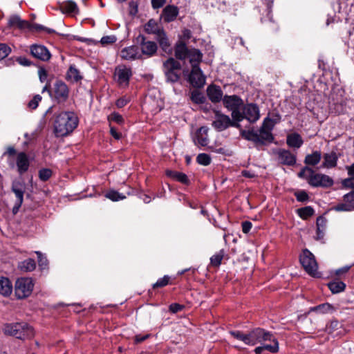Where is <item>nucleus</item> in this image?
Wrapping results in <instances>:
<instances>
[{"mask_svg": "<svg viewBox=\"0 0 354 354\" xmlns=\"http://www.w3.org/2000/svg\"><path fill=\"white\" fill-rule=\"evenodd\" d=\"M191 99L196 104H202L204 102V96L201 92L197 91L192 92Z\"/></svg>", "mask_w": 354, "mask_h": 354, "instance_id": "obj_46", "label": "nucleus"}, {"mask_svg": "<svg viewBox=\"0 0 354 354\" xmlns=\"http://www.w3.org/2000/svg\"><path fill=\"white\" fill-rule=\"evenodd\" d=\"M12 292V284L8 278L0 277V294L4 297L9 296Z\"/></svg>", "mask_w": 354, "mask_h": 354, "instance_id": "obj_24", "label": "nucleus"}, {"mask_svg": "<svg viewBox=\"0 0 354 354\" xmlns=\"http://www.w3.org/2000/svg\"><path fill=\"white\" fill-rule=\"evenodd\" d=\"M132 75L131 68L125 66H120L115 68L114 73L115 80L122 87L129 85V79Z\"/></svg>", "mask_w": 354, "mask_h": 354, "instance_id": "obj_9", "label": "nucleus"}, {"mask_svg": "<svg viewBox=\"0 0 354 354\" xmlns=\"http://www.w3.org/2000/svg\"><path fill=\"white\" fill-rule=\"evenodd\" d=\"M6 153L8 155V162L10 167L14 168L15 167V158L14 156L16 153V151L14 147H10L8 148Z\"/></svg>", "mask_w": 354, "mask_h": 354, "instance_id": "obj_45", "label": "nucleus"}, {"mask_svg": "<svg viewBox=\"0 0 354 354\" xmlns=\"http://www.w3.org/2000/svg\"><path fill=\"white\" fill-rule=\"evenodd\" d=\"M207 93L212 102H220L223 97V91L221 88L215 85L209 86L207 88Z\"/></svg>", "mask_w": 354, "mask_h": 354, "instance_id": "obj_21", "label": "nucleus"}, {"mask_svg": "<svg viewBox=\"0 0 354 354\" xmlns=\"http://www.w3.org/2000/svg\"><path fill=\"white\" fill-rule=\"evenodd\" d=\"M41 100V97L39 95H36L34 96L32 100H31L28 103V107L31 109H35L39 104V102Z\"/></svg>", "mask_w": 354, "mask_h": 354, "instance_id": "obj_54", "label": "nucleus"}, {"mask_svg": "<svg viewBox=\"0 0 354 354\" xmlns=\"http://www.w3.org/2000/svg\"><path fill=\"white\" fill-rule=\"evenodd\" d=\"M196 161L201 165L207 166L211 163V157L207 153H199L196 157Z\"/></svg>", "mask_w": 354, "mask_h": 354, "instance_id": "obj_43", "label": "nucleus"}, {"mask_svg": "<svg viewBox=\"0 0 354 354\" xmlns=\"http://www.w3.org/2000/svg\"><path fill=\"white\" fill-rule=\"evenodd\" d=\"M324 160L321 165L322 168L330 169L335 167L337 165L338 156L335 151L324 153L323 156Z\"/></svg>", "mask_w": 354, "mask_h": 354, "instance_id": "obj_18", "label": "nucleus"}, {"mask_svg": "<svg viewBox=\"0 0 354 354\" xmlns=\"http://www.w3.org/2000/svg\"><path fill=\"white\" fill-rule=\"evenodd\" d=\"M11 49L5 44H0V60L6 57L10 53Z\"/></svg>", "mask_w": 354, "mask_h": 354, "instance_id": "obj_49", "label": "nucleus"}, {"mask_svg": "<svg viewBox=\"0 0 354 354\" xmlns=\"http://www.w3.org/2000/svg\"><path fill=\"white\" fill-rule=\"evenodd\" d=\"M230 334L245 344L252 346L272 339V334L261 328H254L248 333H244L240 330H233L230 331Z\"/></svg>", "mask_w": 354, "mask_h": 354, "instance_id": "obj_2", "label": "nucleus"}, {"mask_svg": "<svg viewBox=\"0 0 354 354\" xmlns=\"http://www.w3.org/2000/svg\"><path fill=\"white\" fill-rule=\"evenodd\" d=\"M341 328V324L337 320H332L326 328V330L329 334L338 335L339 333H335L338 329Z\"/></svg>", "mask_w": 354, "mask_h": 354, "instance_id": "obj_40", "label": "nucleus"}, {"mask_svg": "<svg viewBox=\"0 0 354 354\" xmlns=\"http://www.w3.org/2000/svg\"><path fill=\"white\" fill-rule=\"evenodd\" d=\"M182 308H183V306L178 304H172L169 306V310L173 313H176L181 310Z\"/></svg>", "mask_w": 354, "mask_h": 354, "instance_id": "obj_63", "label": "nucleus"}, {"mask_svg": "<svg viewBox=\"0 0 354 354\" xmlns=\"http://www.w3.org/2000/svg\"><path fill=\"white\" fill-rule=\"evenodd\" d=\"M12 192L15 194L17 200L15 202L23 203L24 194L25 192V185L20 181L14 180L12 183L11 187Z\"/></svg>", "mask_w": 354, "mask_h": 354, "instance_id": "obj_19", "label": "nucleus"}, {"mask_svg": "<svg viewBox=\"0 0 354 354\" xmlns=\"http://www.w3.org/2000/svg\"><path fill=\"white\" fill-rule=\"evenodd\" d=\"M105 196L113 201H118L125 198V196L122 195L119 192L114 190H111L105 194Z\"/></svg>", "mask_w": 354, "mask_h": 354, "instance_id": "obj_44", "label": "nucleus"}, {"mask_svg": "<svg viewBox=\"0 0 354 354\" xmlns=\"http://www.w3.org/2000/svg\"><path fill=\"white\" fill-rule=\"evenodd\" d=\"M166 0H151V6L153 9H158L164 6Z\"/></svg>", "mask_w": 354, "mask_h": 354, "instance_id": "obj_59", "label": "nucleus"}, {"mask_svg": "<svg viewBox=\"0 0 354 354\" xmlns=\"http://www.w3.org/2000/svg\"><path fill=\"white\" fill-rule=\"evenodd\" d=\"M295 196L299 201H305L308 198V194L304 191L297 192Z\"/></svg>", "mask_w": 354, "mask_h": 354, "instance_id": "obj_60", "label": "nucleus"}, {"mask_svg": "<svg viewBox=\"0 0 354 354\" xmlns=\"http://www.w3.org/2000/svg\"><path fill=\"white\" fill-rule=\"evenodd\" d=\"M179 13V9L174 5H168L165 7L161 14V19L167 23L174 21Z\"/></svg>", "mask_w": 354, "mask_h": 354, "instance_id": "obj_14", "label": "nucleus"}, {"mask_svg": "<svg viewBox=\"0 0 354 354\" xmlns=\"http://www.w3.org/2000/svg\"><path fill=\"white\" fill-rule=\"evenodd\" d=\"M299 260L307 273L313 277L318 276V265L313 253L307 249L304 250L300 255Z\"/></svg>", "mask_w": 354, "mask_h": 354, "instance_id": "obj_6", "label": "nucleus"}, {"mask_svg": "<svg viewBox=\"0 0 354 354\" xmlns=\"http://www.w3.org/2000/svg\"><path fill=\"white\" fill-rule=\"evenodd\" d=\"M337 308L329 303H324L310 308V312H315L317 314H331L336 311Z\"/></svg>", "mask_w": 354, "mask_h": 354, "instance_id": "obj_22", "label": "nucleus"}, {"mask_svg": "<svg viewBox=\"0 0 354 354\" xmlns=\"http://www.w3.org/2000/svg\"><path fill=\"white\" fill-rule=\"evenodd\" d=\"M145 31L148 34H153L156 36L163 30L162 26L153 19H149L145 25Z\"/></svg>", "mask_w": 354, "mask_h": 354, "instance_id": "obj_23", "label": "nucleus"}, {"mask_svg": "<svg viewBox=\"0 0 354 354\" xmlns=\"http://www.w3.org/2000/svg\"><path fill=\"white\" fill-rule=\"evenodd\" d=\"M241 115L243 119L248 120L250 122H255L259 119V110L257 105L253 104H247L242 109Z\"/></svg>", "mask_w": 354, "mask_h": 354, "instance_id": "obj_12", "label": "nucleus"}, {"mask_svg": "<svg viewBox=\"0 0 354 354\" xmlns=\"http://www.w3.org/2000/svg\"><path fill=\"white\" fill-rule=\"evenodd\" d=\"M169 277L165 276L162 278L158 279L157 282L153 285L154 288L163 287L168 284Z\"/></svg>", "mask_w": 354, "mask_h": 354, "instance_id": "obj_56", "label": "nucleus"}, {"mask_svg": "<svg viewBox=\"0 0 354 354\" xmlns=\"http://www.w3.org/2000/svg\"><path fill=\"white\" fill-rule=\"evenodd\" d=\"M203 57V54L198 49H189L187 58L189 59V63L192 65V77H194V75L199 74V64L201 63Z\"/></svg>", "mask_w": 354, "mask_h": 354, "instance_id": "obj_11", "label": "nucleus"}, {"mask_svg": "<svg viewBox=\"0 0 354 354\" xmlns=\"http://www.w3.org/2000/svg\"><path fill=\"white\" fill-rule=\"evenodd\" d=\"M198 73H200V76L199 74H196L192 78L191 72L189 75V81L194 87L201 88L205 84V76L203 75L200 68Z\"/></svg>", "mask_w": 354, "mask_h": 354, "instance_id": "obj_26", "label": "nucleus"}, {"mask_svg": "<svg viewBox=\"0 0 354 354\" xmlns=\"http://www.w3.org/2000/svg\"><path fill=\"white\" fill-rule=\"evenodd\" d=\"M142 53L145 55L151 56L157 50V45L153 41H143L141 45Z\"/></svg>", "mask_w": 354, "mask_h": 354, "instance_id": "obj_31", "label": "nucleus"}, {"mask_svg": "<svg viewBox=\"0 0 354 354\" xmlns=\"http://www.w3.org/2000/svg\"><path fill=\"white\" fill-rule=\"evenodd\" d=\"M223 102L225 108L232 111V118L236 122L243 120L241 115V111L243 106V100L237 95H225L223 99Z\"/></svg>", "mask_w": 354, "mask_h": 354, "instance_id": "obj_4", "label": "nucleus"}, {"mask_svg": "<svg viewBox=\"0 0 354 354\" xmlns=\"http://www.w3.org/2000/svg\"><path fill=\"white\" fill-rule=\"evenodd\" d=\"M108 119L110 122L113 121V122H115L120 124H122L124 122V119H123L122 116L120 114L115 113V112L111 113L109 116Z\"/></svg>", "mask_w": 354, "mask_h": 354, "instance_id": "obj_52", "label": "nucleus"}, {"mask_svg": "<svg viewBox=\"0 0 354 354\" xmlns=\"http://www.w3.org/2000/svg\"><path fill=\"white\" fill-rule=\"evenodd\" d=\"M120 56L124 59L132 60L140 58L141 53L138 46H131L123 48L120 52Z\"/></svg>", "mask_w": 354, "mask_h": 354, "instance_id": "obj_17", "label": "nucleus"}, {"mask_svg": "<svg viewBox=\"0 0 354 354\" xmlns=\"http://www.w3.org/2000/svg\"><path fill=\"white\" fill-rule=\"evenodd\" d=\"M64 12L68 14L77 13L78 8L77 4L73 1H65L62 5Z\"/></svg>", "mask_w": 354, "mask_h": 354, "instance_id": "obj_38", "label": "nucleus"}, {"mask_svg": "<svg viewBox=\"0 0 354 354\" xmlns=\"http://www.w3.org/2000/svg\"><path fill=\"white\" fill-rule=\"evenodd\" d=\"M18 268L22 272H31L36 268V263L34 259H28L19 263Z\"/></svg>", "mask_w": 354, "mask_h": 354, "instance_id": "obj_33", "label": "nucleus"}, {"mask_svg": "<svg viewBox=\"0 0 354 354\" xmlns=\"http://www.w3.org/2000/svg\"><path fill=\"white\" fill-rule=\"evenodd\" d=\"M156 37L162 50L166 51L167 48L169 47L170 44L164 30L160 31V32Z\"/></svg>", "mask_w": 354, "mask_h": 354, "instance_id": "obj_37", "label": "nucleus"}, {"mask_svg": "<svg viewBox=\"0 0 354 354\" xmlns=\"http://www.w3.org/2000/svg\"><path fill=\"white\" fill-rule=\"evenodd\" d=\"M215 118L212 126L218 131H222L229 127H239V122L232 120L228 115L223 114L219 111H215Z\"/></svg>", "mask_w": 354, "mask_h": 354, "instance_id": "obj_7", "label": "nucleus"}, {"mask_svg": "<svg viewBox=\"0 0 354 354\" xmlns=\"http://www.w3.org/2000/svg\"><path fill=\"white\" fill-rule=\"evenodd\" d=\"M322 158V153L320 151H315L311 154H308L304 160V162L308 165L315 166L317 165Z\"/></svg>", "mask_w": 354, "mask_h": 354, "instance_id": "obj_32", "label": "nucleus"}, {"mask_svg": "<svg viewBox=\"0 0 354 354\" xmlns=\"http://www.w3.org/2000/svg\"><path fill=\"white\" fill-rule=\"evenodd\" d=\"M8 25L10 27L18 28L20 29H26L29 27V24L27 21L22 20L19 16H11L8 20Z\"/></svg>", "mask_w": 354, "mask_h": 354, "instance_id": "obj_27", "label": "nucleus"}, {"mask_svg": "<svg viewBox=\"0 0 354 354\" xmlns=\"http://www.w3.org/2000/svg\"><path fill=\"white\" fill-rule=\"evenodd\" d=\"M129 14L131 15H136L138 13V3L136 1H131L129 3Z\"/></svg>", "mask_w": 354, "mask_h": 354, "instance_id": "obj_57", "label": "nucleus"}, {"mask_svg": "<svg viewBox=\"0 0 354 354\" xmlns=\"http://www.w3.org/2000/svg\"><path fill=\"white\" fill-rule=\"evenodd\" d=\"M30 53L33 57L43 61H47L50 57V54L48 49L41 45H32L30 47Z\"/></svg>", "mask_w": 354, "mask_h": 354, "instance_id": "obj_16", "label": "nucleus"}, {"mask_svg": "<svg viewBox=\"0 0 354 354\" xmlns=\"http://www.w3.org/2000/svg\"><path fill=\"white\" fill-rule=\"evenodd\" d=\"M297 212L301 218L306 219L308 217L313 215L314 209L311 207L307 206L303 208L298 209Z\"/></svg>", "mask_w": 354, "mask_h": 354, "instance_id": "obj_42", "label": "nucleus"}, {"mask_svg": "<svg viewBox=\"0 0 354 354\" xmlns=\"http://www.w3.org/2000/svg\"><path fill=\"white\" fill-rule=\"evenodd\" d=\"M311 174H313V169L306 167L299 171L298 176L308 180V176H310Z\"/></svg>", "mask_w": 354, "mask_h": 354, "instance_id": "obj_55", "label": "nucleus"}, {"mask_svg": "<svg viewBox=\"0 0 354 354\" xmlns=\"http://www.w3.org/2000/svg\"><path fill=\"white\" fill-rule=\"evenodd\" d=\"M165 72L169 71H178L180 68V63L174 58H169L164 62Z\"/></svg>", "mask_w": 354, "mask_h": 354, "instance_id": "obj_36", "label": "nucleus"}, {"mask_svg": "<svg viewBox=\"0 0 354 354\" xmlns=\"http://www.w3.org/2000/svg\"><path fill=\"white\" fill-rule=\"evenodd\" d=\"M165 73L167 80L171 82H176L179 79V75L177 73L176 71H169L165 72Z\"/></svg>", "mask_w": 354, "mask_h": 354, "instance_id": "obj_50", "label": "nucleus"}, {"mask_svg": "<svg viewBox=\"0 0 354 354\" xmlns=\"http://www.w3.org/2000/svg\"><path fill=\"white\" fill-rule=\"evenodd\" d=\"M328 286L330 290L334 294L343 292L346 288V284L343 281L339 280L330 282L328 284Z\"/></svg>", "mask_w": 354, "mask_h": 354, "instance_id": "obj_34", "label": "nucleus"}, {"mask_svg": "<svg viewBox=\"0 0 354 354\" xmlns=\"http://www.w3.org/2000/svg\"><path fill=\"white\" fill-rule=\"evenodd\" d=\"M337 211H351V208L349 205L339 204L335 207Z\"/></svg>", "mask_w": 354, "mask_h": 354, "instance_id": "obj_64", "label": "nucleus"}, {"mask_svg": "<svg viewBox=\"0 0 354 354\" xmlns=\"http://www.w3.org/2000/svg\"><path fill=\"white\" fill-rule=\"evenodd\" d=\"M167 174L183 183H187L188 182L187 176L183 173L169 171L167 172Z\"/></svg>", "mask_w": 354, "mask_h": 354, "instance_id": "obj_41", "label": "nucleus"}, {"mask_svg": "<svg viewBox=\"0 0 354 354\" xmlns=\"http://www.w3.org/2000/svg\"><path fill=\"white\" fill-rule=\"evenodd\" d=\"M208 128L202 127L196 132L194 142L201 146H207L209 143Z\"/></svg>", "mask_w": 354, "mask_h": 354, "instance_id": "obj_20", "label": "nucleus"}, {"mask_svg": "<svg viewBox=\"0 0 354 354\" xmlns=\"http://www.w3.org/2000/svg\"><path fill=\"white\" fill-rule=\"evenodd\" d=\"M51 175L52 171L49 169H42L39 171V177L43 181L48 180Z\"/></svg>", "mask_w": 354, "mask_h": 354, "instance_id": "obj_48", "label": "nucleus"}, {"mask_svg": "<svg viewBox=\"0 0 354 354\" xmlns=\"http://www.w3.org/2000/svg\"><path fill=\"white\" fill-rule=\"evenodd\" d=\"M343 185L348 187H354V177L346 178L343 180Z\"/></svg>", "mask_w": 354, "mask_h": 354, "instance_id": "obj_62", "label": "nucleus"}, {"mask_svg": "<svg viewBox=\"0 0 354 354\" xmlns=\"http://www.w3.org/2000/svg\"><path fill=\"white\" fill-rule=\"evenodd\" d=\"M252 228V223L249 221H244L242 223V231L243 233L247 234Z\"/></svg>", "mask_w": 354, "mask_h": 354, "instance_id": "obj_61", "label": "nucleus"}, {"mask_svg": "<svg viewBox=\"0 0 354 354\" xmlns=\"http://www.w3.org/2000/svg\"><path fill=\"white\" fill-rule=\"evenodd\" d=\"M241 134L242 137L248 140H251L254 142L259 143V139L258 137V132L253 130L251 131H241Z\"/></svg>", "mask_w": 354, "mask_h": 354, "instance_id": "obj_39", "label": "nucleus"}, {"mask_svg": "<svg viewBox=\"0 0 354 354\" xmlns=\"http://www.w3.org/2000/svg\"><path fill=\"white\" fill-rule=\"evenodd\" d=\"M308 183L315 187H329L333 185V180L326 174H317L313 170V174L308 178Z\"/></svg>", "mask_w": 354, "mask_h": 354, "instance_id": "obj_8", "label": "nucleus"}, {"mask_svg": "<svg viewBox=\"0 0 354 354\" xmlns=\"http://www.w3.org/2000/svg\"><path fill=\"white\" fill-rule=\"evenodd\" d=\"M287 145L290 147L299 148L303 145V140L301 136L294 133L287 136Z\"/></svg>", "mask_w": 354, "mask_h": 354, "instance_id": "obj_30", "label": "nucleus"}, {"mask_svg": "<svg viewBox=\"0 0 354 354\" xmlns=\"http://www.w3.org/2000/svg\"><path fill=\"white\" fill-rule=\"evenodd\" d=\"M69 95V88L62 81H57L53 87V96L58 102H65Z\"/></svg>", "mask_w": 354, "mask_h": 354, "instance_id": "obj_10", "label": "nucleus"}, {"mask_svg": "<svg viewBox=\"0 0 354 354\" xmlns=\"http://www.w3.org/2000/svg\"><path fill=\"white\" fill-rule=\"evenodd\" d=\"M33 288L34 283L31 278H19L16 281L15 285V295L18 299H25L31 295Z\"/></svg>", "mask_w": 354, "mask_h": 354, "instance_id": "obj_5", "label": "nucleus"}, {"mask_svg": "<svg viewBox=\"0 0 354 354\" xmlns=\"http://www.w3.org/2000/svg\"><path fill=\"white\" fill-rule=\"evenodd\" d=\"M271 341L273 342V344H265L261 346L256 347L254 349L255 353L261 354L264 350H268L271 353L278 352L279 343L277 340L272 336V339Z\"/></svg>", "mask_w": 354, "mask_h": 354, "instance_id": "obj_28", "label": "nucleus"}, {"mask_svg": "<svg viewBox=\"0 0 354 354\" xmlns=\"http://www.w3.org/2000/svg\"><path fill=\"white\" fill-rule=\"evenodd\" d=\"M66 78L68 81L74 83L81 80L82 76L80 71L74 65H71L66 72Z\"/></svg>", "mask_w": 354, "mask_h": 354, "instance_id": "obj_25", "label": "nucleus"}, {"mask_svg": "<svg viewBox=\"0 0 354 354\" xmlns=\"http://www.w3.org/2000/svg\"><path fill=\"white\" fill-rule=\"evenodd\" d=\"M189 50L186 44L183 41H179L176 45L175 56L179 59H185L187 58Z\"/></svg>", "mask_w": 354, "mask_h": 354, "instance_id": "obj_29", "label": "nucleus"}, {"mask_svg": "<svg viewBox=\"0 0 354 354\" xmlns=\"http://www.w3.org/2000/svg\"><path fill=\"white\" fill-rule=\"evenodd\" d=\"M15 162H16L17 171L20 174H22L28 171L30 162L28 157L25 153L20 152L17 153L16 155V158H15Z\"/></svg>", "mask_w": 354, "mask_h": 354, "instance_id": "obj_15", "label": "nucleus"}, {"mask_svg": "<svg viewBox=\"0 0 354 354\" xmlns=\"http://www.w3.org/2000/svg\"><path fill=\"white\" fill-rule=\"evenodd\" d=\"M4 333L18 339L31 338L34 336L33 328L26 323L8 324L3 328Z\"/></svg>", "mask_w": 354, "mask_h": 354, "instance_id": "obj_3", "label": "nucleus"}, {"mask_svg": "<svg viewBox=\"0 0 354 354\" xmlns=\"http://www.w3.org/2000/svg\"><path fill=\"white\" fill-rule=\"evenodd\" d=\"M223 258V254L222 252L213 255L210 259L211 264L214 266H218L221 264Z\"/></svg>", "mask_w": 354, "mask_h": 354, "instance_id": "obj_47", "label": "nucleus"}, {"mask_svg": "<svg viewBox=\"0 0 354 354\" xmlns=\"http://www.w3.org/2000/svg\"><path fill=\"white\" fill-rule=\"evenodd\" d=\"M35 253L37 254L38 257L39 266L41 268V269H44L48 264L47 259L46 258V257L43 256L41 252L39 251L35 252Z\"/></svg>", "mask_w": 354, "mask_h": 354, "instance_id": "obj_53", "label": "nucleus"}, {"mask_svg": "<svg viewBox=\"0 0 354 354\" xmlns=\"http://www.w3.org/2000/svg\"><path fill=\"white\" fill-rule=\"evenodd\" d=\"M273 127H274V124L271 119H270L269 118H266L264 119L263 122L261 126L262 128H263L265 129H269L270 131H272Z\"/></svg>", "mask_w": 354, "mask_h": 354, "instance_id": "obj_58", "label": "nucleus"}, {"mask_svg": "<svg viewBox=\"0 0 354 354\" xmlns=\"http://www.w3.org/2000/svg\"><path fill=\"white\" fill-rule=\"evenodd\" d=\"M279 163L285 165H293L296 162V156L290 151L286 149H277L274 152Z\"/></svg>", "mask_w": 354, "mask_h": 354, "instance_id": "obj_13", "label": "nucleus"}, {"mask_svg": "<svg viewBox=\"0 0 354 354\" xmlns=\"http://www.w3.org/2000/svg\"><path fill=\"white\" fill-rule=\"evenodd\" d=\"M116 40H117V38L115 36L107 35V36H104L102 37V39L100 40V43L102 44V45L106 46V45H109V44L115 43L116 41Z\"/></svg>", "mask_w": 354, "mask_h": 354, "instance_id": "obj_51", "label": "nucleus"}, {"mask_svg": "<svg viewBox=\"0 0 354 354\" xmlns=\"http://www.w3.org/2000/svg\"><path fill=\"white\" fill-rule=\"evenodd\" d=\"M258 137L259 139V143L261 144H263L265 141L272 142L274 139L271 131H270L269 129H265L262 127H261L259 129Z\"/></svg>", "mask_w": 354, "mask_h": 354, "instance_id": "obj_35", "label": "nucleus"}, {"mask_svg": "<svg viewBox=\"0 0 354 354\" xmlns=\"http://www.w3.org/2000/svg\"><path fill=\"white\" fill-rule=\"evenodd\" d=\"M78 118L73 111H62L55 116L54 132L57 137L68 136L77 127Z\"/></svg>", "mask_w": 354, "mask_h": 354, "instance_id": "obj_1", "label": "nucleus"}]
</instances>
